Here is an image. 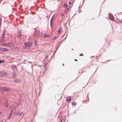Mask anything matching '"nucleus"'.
Segmentation results:
<instances>
[{
  "label": "nucleus",
  "mask_w": 122,
  "mask_h": 122,
  "mask_svg": "<svg viewBox=\"0 0 122 122\" xmlns=\"http://www.w3.org/2000/svg\"><path fill=\"white\" fill-rule=\"evenodd\" d=\"M1 113L0 112V115H1Z\"/></svg>",
  "instance_id": "58836bf2"
},
{
  "label": "nucleus",
  "mask_w": 122,
  "mask_h": 122,
  "mask_svg": "<svg viewBox=\"0 0 122 122\" xmlns=\"http://www.w3.org/2000/svg\"><path fill=\"white\" fill-rule=\"evenodd\" d=\"M2 45H4L5 46L9 47L12 46H13V44L11 42L6 43H2Z\"/></svg>",
  "instance_id": "f03ea898"
},
{
  "label": "nucleus",
  "mask_w": 122,
  "mask_h": 122,
  "mask_svg": "<svg viewBox=\"0 0 122 122\" xmlns=\"http://www.w3.org/2000/svg\"><path fill=\"white\" fill-rule=\"evenodd\" d=\"M74 60L76 61H77V60L76 59H75Z\"/></svg>",
  "instance_id": "72a5a7b5"
},
{
  "label": "nucleus",
  "mask_w": 122,
  "mask_h": 122,
  "mask_svg": "<svg viewBox=\"0 0 122 122\" xmlns=\"http://www.w3.org/2000/svg\"><path fill=\"white\" fill-rule=\"evenodd\" d=\"M6 32V30L5 29H4L3 30V32L2 35V37H4Z\"/></svg>",
  "instance_id": "1a4fd4ad"
},
{
  "label": "nucleus",
  "mask_w": 122,
  "mask_h": 122,
  "mask_svg": "<svg viewBox=\"0 0 122 122\" xmlns=\"http://www.w3.org/2000/svg\"><path fill=\"white\" fill-rule=\"evenodd\" d=\"M2 19L1 18H0V25H1V23L2 21Z\"/></svg>",
  "instance_id": "412c9836"
},
{
  "label": "nucleus",
  "mask_w": 122,
  "mask_h": 122,
  "mask_svg": "<svg viewBox=\"0 0 122 122\" xmlns=\"http://www.w3.org/2000/svg\"><path fill=\"white\" fill-rule=\"evenodd\" d=\"M22 113L23 112H19L17 113H16V114L17 115L20 116L22 114Z\"/></svg>",
  "instance_id": "ddd939ff"
},
{
  "label": "nucleus",
  "mask_w": 122,
  "mask_h": 122,
  "mask_svg": "<svg viewBox=\"0 0 122 122\" xmlns=\"http://www.w3.org/2000/svg\"><path fill=\"white\" fill-rule=\"evenodd\" d=\"M15 113H14V114H15Z\"/></svg>",
  "instance_id": "ea45409f"
},
{
  "label": "nucleus",
  "mask_w": 122,
  "mask_h": 122,
  "mask_svg": "<svg viewBox=\"0 0 122 122\" xmlns=\"http://www.w3.org/2000/svg\"><path fill=\"white\" fill-rule=\"evenodd\" d=\"M0 89L1 91L4 92H8L10 90L9 88L5 87H0Z\"/></svg>",
  "instance_id": "7ed1b4c3"
},
{
  "label": "nucleus",
  "mask_w": 122,
  "mask_h": 122,
  "mask_svg": "<svg viewBox=\"0 0 122 122\" xmlns=\"http://www.w3.org/2000/svg\"><path fill=\"white\" fill-rule=\"evenodd\" d=\"M92 57H90V58H91Z\"/></svg>",
  "instance_id": "79ce46f5"
},
{
  "label": "nucleus",
  "mask_w": 122,
  "mask_h": 122,
  "mask_svg": "<svg viewBox=\"0 0 122 122\" xmlns=\"http://www.w3.org/2000/svg\"><path fill=\"white\" fill-rule=\"evenodd\" d=\"M54 15H53L51 18L50 21V25L51 28H52V20L54 18Z\"/></svg>",
  "instance_id": "423d86ee"
},
{
  "label": "nucleus",
  "mask_w": 122,
  "mask_h": 122,
  "mask_svg": "<svg viewBox=\"0 0 122 122\" xmlns=\"http://www.w3.org/2000/svg\"><path fill=\"white\" fill-rule=\"evenodd\" d=\"M33 43L32 42H28L25 43V48L26 49L30 48L32 45Z\"/></svg>",
  "instance_id": "f257e3e1"
},
{
  "label": "nucleus",
  "mask_w": 122,
  "mask_h": 122,
  "mask_svg": "<svg viewBox=\"0 0 122 122\" xmlns=\"http://www.w3.org/2000/svg\"><path fill=\"white\" fill-rule=\"evenodd\" d=\"M67 5L66 4H64L63 5V6L64 7H67Z\"/></svg>",
  "instance_id": "6ab92c4d"
},
{
  "label": "nucleus",
  "mask_w": 122,
  "mask_h": 122,
  "mask_svg": "<svg viewBox=\"0 0 122 122\" xmlns=\"http://www.w3.org/2000/svg\"><path fill=\"white\" fill-rule=\"evenodd\" d=\"M48 57V56L47 55H46L45 56V58H47Z\"/></svg>",
  "instance_id": "bb28decb"
},
{
  "label": "nucleus",
  "mask_w": 122,
  "mask_h": 122,
  "mask_svg": "<svg viewBox=\"0 0 122 122\" xmlns=\"http://www.w3.org/2000/svg\"><path fill=\"white\" fill-rule=\"evenodd\" d=\"M4 48H0V51L2 52H4Z\"/></svg>",
  "instance_id": "a211bd4d"
},
{
  "label": "nucleus",
  "mask_w": 122,
  "mask_h": 122,
  "mask_svg": "<svg viewBox=\"0 0 122 122\" xmlns=\"http://www.w3.org/2000/svg\"><path fill=\"white\" fill-rule=\"evenodd\" d=\"M19 79H16L14 80V81L15 82H19Z\"/></svg>",
  "instance_id": "4468645a"
},
{
  "label": "nucleus",
  "mask_w": 122,
  "mask_h": 122,
  "mask_svg": "<svg viewBox=\"0 0 122 122\" xmlns=\"http://www.w3.org/2000/svg\"><path fill=\"white\" fill-rule=\"evenodd\" d=\"M109 18L110 19L112 20H113L114 19L113 16L112 14L109 15Z\"/></svg>",
  "instance_id": "0eeeda50"
},
{
  "label": "nucleus",
  "mask_w": 122,
  "mask_h": 122,
  "mask_svg": "<svg viewBox=\"0 0 122 122\" xmlns=\"http://www.w3.org/2000/svg\"><path fill=\"white\" fill-rule=\"evenodd\" d=\"M68 4L69 5H71V2H69L68 3Z\"/></svg>",
  "instance_id": "393cba45"
},
{
  "label": "nucleus",
  "mask_w": 122,
  "mask_h": 122,
  "mask_svg": "<svg viewBox=\"0 0 122 122\" xmlns=\"http://www.w3.org/2000/svg\"><path fill=\"white\" fill-rule=\"evenodd\" d=\"M69 10V9L68 8H67V9H66V11H68Z\"/></svg>",
  "instance_id": "cd10ccee"
},
{
  "label": "nucleus",
  "mask_w": 122,
  "mask_h": 122,
  "mask_svg": "<svg viewBox=\"0 0 122 122\" xmlns=\"http://www.w3.org/2000/svg\"><path fill=\"white\" fill-rule=\"evenodd\" d=\"M0 122H2V121H0Z\"/></svg>",
  "instance_id": "4c0bfd02"
},
{
  "label": "nucleus",
  "mask_w": 122,
  "mask_h": 122,
  "mask_svg": "<svg viewBox=\"0 0 122 122\" xmlns=\"http://www.w3.org/2000/svg\"><path fill=\"white\" fill-rule=\"evenodd\" d=\"M21 36L22 35L21 34V31H19L18 33V37H19V39H20L21 38Z\"/></svg>",
  "instance_id": "6e6552de"
},
{
  "label": "nucleus",
  "mask_w": 122,
  "mask_h": 122,
  "mask_svg": "<svg viewBox=\"0 0 122 122\" xmlns=\"http://www.w3.org/2000/svg\"><path fill=\"white\" fill-rule=\"evenodd\" d=\"M64 119H63V120H61V119H60V122H64Z\"/></svg>",
  "instance_id": "aec40b11"
},
{
  "label": "nucleus",
  "mask_w": 122,
  "mask_h": 122,
  "mask_svg": "<svg viewBox=\"0 0 122 122\" xmlns=\"http://www.w3.org/2000/svg\"><path fill=\"white\" fill-rule=\"evenodd\" d=\"M5 106L6 107H8V105H7V104H6V106Z\"/></svg>",
  "instance_id": "7c9ffc66"
},
{
  "label": "nucleus",
  "mask_w": 122,
  "mask_h": 122,
  "mask_svg": "<svg viewBox=\"0 0 122 122\" xmlns=\"http://www.w3.org/2000/svg\"><path fill=\"white\" fill-rule=\"evenodd\" d=\"M12 111H13L12 110L11 111V112L10 113V115L11 116V115H12V112H13Z\"/></svg>",
  "instance_id": "5701e85b"
},
{
  "label": "nucleus",
  "mask_w": 122,
  "mask_h": 122,
  "mask_svg": "<svg viewBox=\"0 0 122 122\" xmlns=\"http://www.w3.org/2000/svg\"><path fill=\"white\" fill-rule=\"evenodd\" d=\"M81 55L83 56V55L82 54H80V56H81Z\"/></svg>",
  "instance_id": "c85d7f7f"
},
{
  "label": "nucleus",
  "mask_w": 122,
  "mask_h": 122,
  "mask_svg": "<svg viewBox=\"0 0 122 122\" xmlns=\"http://www.w3.org/2000/svg\"><path fill=\"white\" fill-rule=\"evenodd\" d=\"M5 62V60H0V63H4Z\"/></svg>",
  "instance_id": "f3484780"
},
{
  "label": "nucleus",
  "mask_w": 122,
  "mask_h": 122,
  "mask_svg": "<svg viewBox=\"0 0 122 122\" xmlns=\"http://www.w3.org/2000/svg\"><path fill=\"white\" fill-rule=\"evenodd\" d=\"M56 36H55V37H54V39H56Z\"/></svg>",
  "instance_id": "c756f323"
},
{
  "label": "nucleus",
  "mask_w": 122,
  "mask_h": 122,
  "mask_svg": "<svg viewBox=\"0 0 122 122\" xmlns=\"http://www.w3.org/2000/svg\"><path fill=\"white\" fill-rule=\"evenodd\" d=\"M12 76L14 78H15V77L16 76V74L15 71L13 72Z\"/></svg>",
  "instance_id": "f8f14e48"
},
{
  "label": "nucleus",
  "mask_w": 122,
  "mask_h": 122,
  "mask_svg": "<svg viewBox=\"0 0 122 122\" xmlns=\"http://www.w3.org/2000/svg\"><path fill=\"white\" fill-rule=\"evenodd\" d=\"M12 68L13 70H15L16 68V66L15 65H13L12 66Z\"/></svg>",
  "instance_id": "9b49d317"
},
{
  "label": "nucleus",
  "mask_w": 122,
  "mask_h": 122,
  "mask_svg": "<svg viewBox=\"0 0 122 122\" xmlns=\"http://www.w3.org/2000/svg\"><path fill=\"white\" fill-rule=\"evenodd\" d=\"M64 64H62V66H64Z\"/></svg>",
  "instance_id": "e433bc0d"
},
{
  "label": "nucleus",
  "mask_w": 122,
  "mask_h": 122,
  "mask_svg": "<svg viewBox=\"0 0 122 122\" xmlns=\"http://www.w3.org/2000/svg\"><path fill=\"white\" fill-rule=\"evenodd\" d=\"M10 118V117H9L8 118V119H9Z\"/></svg>",
  "instance_id": "2f4dec72"
},
{
  "label": "nucleus",
  "mask_w": 122,
  "mask_h": 122,
  "mask_svg": "<svg viewBox=\"0 0 122 122\" xmlns=\"http://www.w3.org/2000/svg\"><path fill=\"white\" fill-rule=\"evenodd\" d=\"M7 75V73L2 71L0 72V77H3Z\"/></svg>",
  "instance_id": "20e7f679"
},
{
  "label": "nucleus",
  "mask_w": 122,
  "mask_h": 122,
  "mask_svg": "<svg viewBox=\"0 0 122 122\" xmlns=\"http://www.w3.org/2000/svg\"><path fill=\"white\" fill-rule=\"evenodd\" d=\"M71 100V97H67L66 99V101L67 102H69Z\"/></svg>",
  "instance_id": "9d476101"
},
{
  "label": "nucleus",
  "mask_w": 122,
  "mask_h": 122,
  "mask_svg": "<svg viewBox=\"0 0 122 122\" xmlns=\"http://www.w3.org/2000/svg\"><path fill=\"white\" fill-rule=\"evenodd\" d=\"M36 28H35V30H36Z\"/></svg>",
  "instance_id": "c9c22d12"
},
{
  "label": "nucleus",
  "mask_w": 122,
  "mask_h": 122,
  "mask_svg": "<svg viewBox=\"0 0 122 122\" xmlns=\"http://www.w3.org/2000/svg\"><path fill=\"white\" fill-rule=\"evenodd\" d=\"M92 57H90V58H91Z\"/></svg>",
  "instance_id": "a19ab883"
},
{
  "label": "nucleus",
  "mask_w": 122,
  "mask_h": 122,
  "mask_svg": "<svg viewBox=\"0 0 122 122\" xmlns=\"http://www.w3.org/2000/svg\"><path fill=\"white\" fill-rule=\"evenodd\" d=\"M10 118V117H9L8 118V119H9Z\"/></svg>",
  "instance_id": "473e14b6"
},
{
  "label": "nucleus",
  "mask_w": 122,
  "mask_h": 122,
  "mask_svg": "<svg viewBox=\"0 0 122 122\" xmlns=\"http://www.w3.org/2000/svg\"><path fill=\"white\" fill-rule=\"evenodd\" d=\"M9 51V50L5 48H4V52L7 51Z\"/></svg>",
  "instance_id": "2eb2a0df"
},
{
  "label": "nucleus",
  "mask_w": 122,
  "mask_h": 122,
  "mask_svg": "<svg viewBox=\"0 0 122 122\" xmlns=\"http://www.w3.org/2000/svg\"><path fill=\"white\" fill-rule=\"evenodd\" d=\"M39 34V32L37 30H35L34 33V36H35L38 35Z\"/></svg>",
  "instance_id": "39448f33"
},
{
  "label": "nucleus",
  "mask_w": 122,
  "mask_h": 122,
  "mask_svg": "<svg viewBox=\"0 0 122 122\" xmlns=\"http://www.w3.org/2000/svg\"><path fill=\"white\" fill-rule=\"evenodd\" d=\"M11 115H9V117H11Z\"/></svg>",
  "instance_id": "f704fd0d"
},
{
  "label": "nucleus",
  "mask_w": 122,
  "mask_h": 122,
  "mask_svg": "<svg viewBox=\"0 0 122 122\" xmlns=\"http://www.w3.org/2000/svg\"><path fill=\"white\" fill-rule=\"evenodd\" d=\"M44 37H48V35H44Z\"/></svg>",
  "instance_id": "4be33fe9"
},
{
  "label": "nucleus",
  "mask_w": 122,
  "mask_h": 122,
  "mask_svg": "<svg viewBox=\"0 0 122 122\" xmlns=\"http://www.w3.org/2000/svg\"><path fill=\"white\" fill-rule=\"evenodd\" d=\"M72 105L75 106L76 105V103L75 102H73L72 103Z\"/></svg>",
  "instance_id": "dca6fc26"
},
{
  "label": "nucleus",
  "mask_w": 122,
  "mask_h": 122,
  "mask_svg": "<svg viewBox=\"0 0 122 122\" xmlns=\"http://www.w3.org/2000/svg\"><path fill=\"white\" fill-rule=\"evenodd\" d=\"M64 14L63 13H61V15L62 16H64Z\"/></svg>",
  "instance_id": "a878e982"
},
{
  "label": "nucleus",
  "mask_w": 122,
  "mask_h": 122,
  "mask_svg": "<svg viewBox=\"0 0 122 122\" xmlns=\"http://www.w3.org/2000/svg\"><path fill=\"white\" fill-rule=\"evenodd\" d=\"M61 31V30L60 29H59V30H58V34H59V33H60Z\"/></svg>",
  "instance_id": "b1692460"
}]
</instances>
